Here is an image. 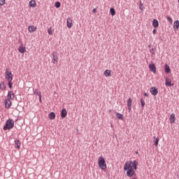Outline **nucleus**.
<instances>
[{
	"instance_id": "obj_1",
	"label": "nucleus",
	"mask_w": 179,
	"mask_h": 179,
	"mask_svg": "<svg viewBox=\"0 0 179 179\" xmlns=\"http://www.w3.org/2000/svg\"><path fill=\"white\" fill-rule=\"evenodd\" d=\"M138 162L136 160L124 162V170L126 171V176L132 178L135 175V170L137 169Z\"/></svg>"
},
{
	"instance_id": "obj_2",
	"label": "nucleus",
	"mask_w": 179,
	"mask_h": 179,
	"mask_svg": "<svg viewBox=\"0 0 179 179\" xmlns=\"http://www.w3.org/2000/svg\"><path fill=\"white\" fill-rule=\"evenodd\" d=\"M14 127V121L12 119H8L6 121V125L3 127V129L5 131L6 130H10Z\"/></svg>"
},
{
	"instance_id": "obj_3",
	"label": "nucleus",
	"mask_w": 179,
	"mask_h": 179,
	"mask_svg": "<svg viewBox=\"0 0 179 179\" xmlns=\"http://www.w3.org/2000/svg\"><path fill=\"white\" fill-rule=\"evenodd\" d=\"M99 166L102 170H105L107 168L106 161L103 157L99 158Z\"/></svg>"
},
{
	"instance_id": "obj_4",
	"label": "nucleus",
	"mask_w": 179,
	"mask_h": 179,
	"mask_svg": "<svg viewBox=\"0 0 179 179\" xmlns=\"http://www.w3.org/2000/svg\"><path fill=\"white\" fill-rule=\"evenodd\" d=\"M5 78H6V79L8 81H12V80H13V75H12V73H11L10 71H8V69H6Z\"/></svg>"
},
{
	"instance_id": "obj_5",
	"label": "nucleus",
	"mask_w": 179,
	"mask_h": 179,
	"mask_svg": "<svg viewBox=\"0 0 179 179\" xmlns=\"http://www.w3.org/2000/svg\"><path fill=\"white\" fill-rule=\"evenodd\" d=\"M52 55V57H53L52 63L53 64H57V62H58V56H57V52H53Z\"/></svg>"
},
{
	"instance_id": "obj_6",
	"label": "nucleus",
	"mask_w": 179,
	"mask_h": 179,
	"mask_svg": "<svg viewBox=\"0 0 179 179\" xmlns=\"http://www.w3.org/2000/svg\"><path fill=\"white\" fill-rule=\"evenodd\" d=\"M165 85L171 87V86H173L174 85L172 83V81L171 79L166 78H165Z\"/></svg>"
},
{
	"instance_id": "obj_7",
	"label": "nucleus",
	"mask_w": 179,
	"mask_h": 179,
	"mask_svg": "<svg viewBox=\"0 0 179 179\" xmlns=\"http://www.w3.org/2000/svg\"><path fill=\"white\" fill-rule=\"evenodd\" d=\"M7 96H8L7 99L13 100L15 98V94L12 91H9L8 93Z\"/></svg>"
},
{
	"instance_id": "obj_8",
	"label": "nucleus",
	"mask_w": 179,
	"mask_h": 179,
	"mask_svg": "<svg viewBox=\"0 0 179 179\" xmlns=\"http://www.w3.org/2000/svg\"><path fill=\"white\" fill-rule=\"evenodd\" d=\"M148 68H150V71H152V73H156V66L154 64H151L148 66Z\"/></svg>"
},
{
	"instance_id": "obj_9",
	"label": "nucleus",
	"mask_w": 179,
	"mask_h": 179,
	"mask_svg": "<svg viewBox=\"0 0 179 179\" xmlns=\"http://www.w3.org/2000/svg\"><path fill=\"white\" fill-rule=\"evenodd\" d=\"M150 92H151V94H152L154 96H156L159 92L157 89H156L155 87H151V90H150Z\"/></svg>"
},
{
	"instance_id": "obj_10",
	"label": "nucleus",
	"mask_w": 179,
	"mask_h": 179,
	"mask_svg": "<svg viewBox=\"0 0 179 179\" xmlns=\"http://www.w3.org/2000/svg\"><path fill=\"white\" fill-rule=\"evenodd\" d=\"M11 104L12 103L10 101V99H6L5 100V105L6 108H9L11 106Z\"/></svg>"
},
{
	"instance_id": "obj_11",
	"label": "nucleus",
	"mask_w": 179,
	"mask_h": 179,
	"mask_svg": "<svg viewBox=\"0 0 179 179\" xmlns=\"http://www.w3.org/2000/svg\"><path fill=\"white\" fill-rule=\"evenodd\" d=\"M131 104H132V99L131 98H129V99H127V107L129 108V110H131Z\"/></svg>"
},
{
	"instance_id": "obj_12",
	"label": "nucleus",
	"mask_w": 179,
	"mask_h": 179,
	"mask_svg": "<svg viewBox=\"0 0 179 179\" xmlns=\"http://www.w3.org/2000/svg\"><path fill=\"white\" fill-rule=\"evenodd\" d=\"M66 115H67V111H66V110L65 108H63V109L62 110V112H61V117H62V118H64V117H66Z\"/></svg>"
},
{
	"instance_id": "obj_13",
	"label": "nucleus",
	"mask_w": 179,
	"mask_h": 179,
	"mask_svg": "<svg viewBox=\"0 0 179 179\" xmlns=\"http://www.w3.org/2000/svg\"><path fill=\"white\" fill-rule=\"evenodd\" d=\"M179 29V20H176L173 22V29L177 30Z\"/></svg>"
},
{
	"instance_id": "obj_14",
	"label": "nucleus",
	"mask_w": 179,
	"mask_h": 179,
	"mask_svg": "<svg viewBox=\"0 0 179 179\" xmlns=\"http://www.w3.org/2000/svg\"><path fill=\"white\" fill-rule=\"evenodd\" d=\"M72 26H73L72 20L70 17H69L67 19V27L70 29L72 27Z\"/></svg>"
},
{
	"instance_id": "obj_15",
	"label": "nucleus",
	"mask_w": 179,
	"mask_h": 179,
	"mask_svg": "<svg viewBox=\"0 0 179 179\" xmlns=\"http://www.w3.org/2000/svg\"><path fill=\"white\" fill-rule=\"evenodd\" d=\"M18 51L24 54L26 52V48L23 47L22 45L20 46Z\"/></svg>"
},
{
	"instance_id": "obj_16",
	"label": "nucleus",
	"mask_w": 179,
	"mask_h": 179,
	"mask_svg": "<svg viewBox=\"0 0 179 179\" xmlns=\"http://www.w3.org/2000/svg\"><path fill=\"white\" fill-rule=\"evenodd\" d=\"M152 27L157 28L159 27V22L157 20H152Z\"/></svg>"
},
{
	"instance_id": "obj_17",
	"label": "nucleus",
	"mask_w": 179,
	"mask_h": 179,
	"mask_svg": "<svg viewBox=\"0 0 179 179\" xmlns=\"http://www.w3.org/2000/svg\"><path fill=\"white\" fill-rule=\"evenodd\" d=\"M15 148H17L18 150L20 148L21 143H20V141L18 139H16L15 141Z\"/></svg>"
},
{
	"instance_id": "obj_18",
	"label": "nucleus",
	"mask_w": 179,
	"mask_h": 179,
	"mask_svg": "<svg viewBox=\"0 0 179 179\" xmlns=\"http://www.w3.org/2000/svg\"><path fill=\"white\" fill-rule=\"evenodd\" d=\"M28 30L30 33H33L36 30V27H35L34 26H29Z\"/></svg>"
},
{
	"instance_id": "obj_19",
	"label": "nucleus",
	"mask_w": 179,
	"mask_h": 179,
	"mask_svg": "<svg viewBox=\"0 0 179 179\" xmlns=\"http://www.w3.org/2000/svg\"><path fill=\"white\" fill-rule=\"evenodd\" d=\"M169 120H171V123H174L176 121V115L175 114L171 115V117L169 118Z\"/></svg>"
},
{
	"instance_id": "obj_20",
	"label": "nucleus",
	"mask_w": 179,
	"mask_h": 179,
	"mask_svg": "<svg viewBox=\"0 0 179 179\" xmlns=\"http://www.w3.org/2000/svg\"><path fill=\"white\" fill-rule=\"evenodd\" d=\"M36 3L35 1L32 0L29 2L30 7L34 8V7H36Z\"/></svg>"
},
{
	"instance_id": "obj_21",
	"label": "nucleus",
	"mask_w": 179,
	"mask_h": 179,
	"mask_svg": "<svg viewBox=\"0 0 179 179\" xmlns=\"http://www.w3.org/2000/svg\"><path fill=\"white\" fill-rule=\"evenodd\" d=\"M171 71L170 67L168 65H165V72H166V73H170Z\"/></svg>"
},
{
	"instance_id": "obj_22",
	"label": "nucleus",
	"mask_w": 179,
	"mask_h": 179,
	"mask_svg": "<svg viewBox=\"0 0 179 179\" xmlns=\"http://www.w3.org/2000/svg\"><path fill=\"white\" fill-rule=\"evenodd\" d=\"M6 85H5V83L4 82H2L1 84H0V89L3 91L6 90Z\"/></svg>"
},
{
	"instance_id": "obj_23",
	"label": "nucleus",
	"mask_w": 179,
	"mask_h": 179,
	"mask_svg": "<svg viewBox=\"0 0 179 179\" xmlns=\"http://www.w3.org/2000/svg\"><path fill=\"white\" fill-rule=\"evenodd\" d=\"M49 118L50 120H54L55 118V114L53 112L50 113L49 115Z\"/></svg>"
},
{
	"instance_id": "obj_24",
	"label": "nucleus",
	"mask_w": 179,
	"mask_h": 179,
	"mask_svg": "<svg viewBox=\"0 0 179 179\" xmlns=\"http://www.w3.org/2000/svg\"><path fill=\"white\" fill-rule=\"evenodd\" d=\"M104 75L106 76V77H108L110 76V70H106L105 72H104Z\"/></svg>"
},
{
	"instance_id": "obj_25",
	"label": "nucleus",
	"mask_w": 179,
	"mask_h": 179,
	"mask_svg": "<svg viewBox=\"0 0 179 179\" xmlns=\"http://www.w3.org/2000/svg\"><path fill=\"white\" fill-rule=\"evenodd\" d=\"M116 116H117V117L119 119V120H123V115H122V114H120V113H117L116 114Z\"/></svg>"
},
{
	"instance_id": "obj_26",
	"label": "nucleus",
	"mask_w": 179,
	"mask_h": 179,
	"mask_svg": "<svg viewBox=\"0 0 179 179\" xmlns=\"http://www.w3.org/2000/svg\"><path fill=\"white\" fill-rule=\"evenodd\" d=\"M140 102L141 103V108H143L145 107V101L143 99H141L140 100Z\"/></svg>"
},
{
	"instance_id": "obj_27",
	"label": "nucleus",
	"mask_w": 179,
	"mask_h": 179,
	"mask_svg": "<svg viewBox=\"0 0 179 179\" xmlns=\"http://www.w3.org/2000/svg\"><path fill=\"white\" fill-rule=\"evenodd\" d=\"M34 94L35 95H38V96H40V95H41V92H39L38 90H35L34 92Z\"/></svg>"
},
{
	"instance_id": "obj_28",
	"label": "nucleus",
	"mask_w": 179,
	"mask_h": 179,
	"mask_svg": "<svg viewBox=\"0 0 179 179\" xmlns=\"http://www.w3.org/2000/svg\"><path fill=\"white\" fill-rule=\"evenodd\" d=\"M110 13L113 16L115 15L116 12L114 8H110Z\"/></svg>"
},
{
	"instance_id": "obj_29",
	"label": "nucleus",
	"mask_w": 179,
	"mask_h": 179,
	"mask_svg": "<svg viewBox=\"0 0 179 179\" xmlns=\"http://www.w3.org/2000/svg\"><path fill=\"white\" fill-rule=\"evenodd\" d=\"M166 20H168V22H170L171 23L173 22L172 18L169 16L166 17Z\"/></svg>"
},
{
	"instance_id": "obj_30",
	"label": "nucleus",
	"mask_w": 179,
	"mask_h": 179,
	"mask_svg": "<svg viewBox=\"0 0 179 179\" xmlns=\"http://www.w3.org/2000/svg\"><path fill=\"white\" fill-rule=\"evenodd\" d=\"M8 86H9L10 89H12V87H13L12 80L8 81Z\"/></svg>"
},
{
	"instance_id": "obj_31",
	"label": "nucleus",
	"mask_w": 179,
	"mask_h": 179,
	"mask_svg": "<svg viewBox=\"0 0 179 179\" xmlns=\"http://www.w3.org/2000/svg\"><path fill=\"white\" fill-rule=\"evenodd\" d=\"M61 6V3L59 2H56L55 3V7L57 8H59Z\"/></svg>"
},
{
	"instance_id": "obj_32",
	"label": "nucleus",
	"mask_w": 179,
	"mask_h": 179,
	"mask_svg": "<svg viewBox=\"0 0 179 179\" xmlns=\"http://www.w3.org/2000/svg\"><path fill=\"white\" fill-rule=\"evenodd\" d=\"M159 144V138H157V139H155V142L154 143V145H155V146H157Z\"/></svg>"
},
{
	"instance_id": "obj_33",
	"label": "nucleus",
	"mask_w": 179,
	"mask_h": 179,
	"mask_svg": "<svg viewBox=\"0 0 179 179\" xmlns=\"http://www.w3.org/2000/svg\"><path fill=\"white\" fill-rule=\"evenodd\" d=\"M48 31L50 35H52L53 34V31L51 29V28H50Z\"/></svg>"
},
{
	"instance_id": "obj_34",
	"label": "nucleus",
	"mask_w": 179,
	"mask_h": 179,
	"mask_svg": "<svg viewBox=\"0 0 179 179\" xmlns=\"http://www.w3.org/2000/svg\"><path fill=\"white\" fill-rule=\"evenodd\" d=\"M6 0H0V6H3L5 3Z\"/></svg>"
},
{
	"instance_id": "obj_35",
	"label": "nucleus",
	"mask_w": 179,
	"mask_h": 179,
	"mask_svg": "<svg viewBox=\"0 0 179 179\" xmlns=\"http://www.w3.org/2000/svg\"><path fill=\"white\" fill-rule=\"evenodd\" d=\"M150 53H152V55H155V50L153 48L150 50Z\"/></svg>"
},
{
	"instance_id": "obj_36",
	"label": "nucleus",
	"mask_w": 179,
	"mask_h": 179,
	"mask_svg": "<svg viewBox=\"0 0 179 179\" xmlns=\"http://www.w3.org/2000/svg\"><path fill=\"white\" fill-rule=\"evenodd\" d=\"M143 6V4L141 2H140V10H143V9L142 8Z\"/></svg>"
},
{
	"instance_id": "obj_37",
	"label": "nucleus",
	"mask_w": 179,
	"mask_h": 179,
	"mask_svg": "<svg viewBox=\"0 0 179 179\" xmlns=\"http://www.w3.org/2000/svg\"><path fill=\"white\" fill-rule=\"evenodd\" d=\"M156 32H157V30H156V29L152 30V34H155Z\"/></svg>"
},
{
	"instance_id": "obj_38",
	"label": "nucleus",
	"mask_w": 179,
	"mask_h": 179,
	"mask_svg": "<svg viewBox=\"0 0 179 179\" xmlns=\"http://www.w3.org/2000/svg\"><path fill=\"white\" fill-rule=\"evenodd\" d=\"M39 96V101H40V102H41V101H42L41 95H40V96Z\"/></svg>"
},
{
	"instance_id": "obj_39",
	"label": "nucleus",
	"mask_w": 179,
	"mask_h": 179,
	"mask_svg": "<svg viewBox=\"0 0 179 179\" xmlns=\"http://www.w3.org/2000/svg\"><path fill=\"white\" fill-rule=\"evenodd\" d=\"M96 12V8H94L93 9V13H95Z\"/></svg>"
},
{
	"instance_id": "obj_40",
	"label": "nucleus",
	"mask_w": 179,
	"mask_h": 179,
	"mask_svg": "<svg viewBox=\"0 0 179 179\" xmlns=\"http://www.w3.org/2000/svg\"><path fill=\"white\" fill-rule=\"evenodd\" d=\"M144 96H148V93H144Z\"/></svg>"
},
{
	"instance_id": "obj_41",
	"label": "nucleus",
	"mask_w": 179,
	"mask_h": 179,
	"mask_svg": "<svg viewBox=\"0 0 179 179\" xmlns=\"http://www.w3.org/2000/svg\"><path fill=\"white\" fill-rule=\"evenodd\" d=\"M131 179H136V178H131Z\"/></svg>"
},
{
	"instance_id": "obj_42",
	"label": "nucleus",
	"mask_w": 179,
	"mask_h": 179,
	"mask_svg": "<svg viewBox=\"0 0 179 179\" xmlns=\"http://www.w3.org/2000/svg\"><path fill=\"white\" fill-rule=\"evenodd\" d=\"M178 2H179V0H178Z\"/></svg>"
}]
</instances>
